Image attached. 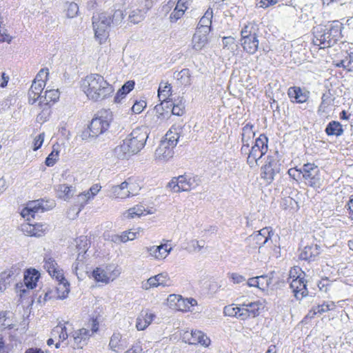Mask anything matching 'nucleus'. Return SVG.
Segmentation results:
<instances>
[{
    "mask_svg": "<svg viewBox=\"0 0 353 353\" xmlns=\"http://www.w3.org/2000/svg\"><path fill=\"white\" fill-rule=\"evenodd\" d=\"M148 138L146 128H136L123 141L122 144L114 148L115 156L118 159H124L138 153L145 146Z\"/></svg>",
    "mask_w": 353,
    "mask_h": 353,
    "instance_id": "obj_1",
    "label": "nucleus"
},
{
    "mask_svg": "<svg viewBox=\"0 0 353 353\" xmlns=\"http://www.w3.org/2000/svg\"><path fill=\"white\" fill-rule=\"evenodd\" d=\"M343 28V23L339 21H334L327 26L315 27L313 31V44L321 49L333 46L342 38Z\"/></svg>",
    "mask_w": 353,
    "mask_h": 353,
    "instance_id": "obj_2",
    "label": "nucleus"
},
{
    "mask_svg": "<svg viewBox=\"0 0 353 353\" xmlns=\"http://www.w3.org/2000/svg\"><path fill=\"white\" fill-rule=\"evenodd\" d=\"M114 92L112 86L100 74H90V99L98 101L111 95Z\"/></svg>",
    "mask_w": 353,
    "mask_h": 353,
    "instance_id": "obj_3",
    "label": "nucleus"
},
{
    "mask_svg": "<svg viewBox=\"0 0 353 353\" xmlns=\"http://www.w3.org/2000/svg\"><path fill=\"white\" fill-rule=\"evenodd\" d=\"M112 23L111 16L106 12H97L92 16V28L94 38L99 43H103L109 36Z\"/></svg>",
    "mask_w": 353,
    "mask_h": 353,
    "instance_id": "obj_4",
    "label": "nucleus"
},
{
    "mask_svg": "<svg viewBox=\"0 0 353 353\" xmlns=\"http://www.w3.org/2000/svg\"><path fill=\"white\" fill-rule=\"evenodd\" d=\"M82 239L87 241V236H81L79 239L81 243L83 241ZM77 248L79 253L76 261L72 265V271L78 279L82 281L85 279L88 275V258L86 254L88 248L86 242L83 245L77 242Z\"/></svg>",
    "mask_w": 353,
    "mask_h": 353,
    "instance_id": "obj_5",
    "label": "nucleus"
},
{
    "mask_svg": "<svg viewBox=\"0 0 353 353\" xmlns=\"http://www.w3.org/2000/svg\"><path fill=\"white\" fill-rule=\"evenodd\" d=\"M241 45L243 50L250 54H254L259 48V41L254 24L245 25L241 31Z\"/></svg>",
    "mask_w": 353,
    "mask_h": 353,
    "instance_id": "obj_6",
    "label": "nucleus"
},
{
    "mask_svg": "<svg viewBox=\"0 0 353 353\" xmlns=\"http://www.w3.org/2000/svg\"><path fill=\"white\" fill-rule=\"evenodd\" d=\"M272 230L268 228H264L259 232H254L245 239L246 247L249 252L259 250V252H263V247L270 244Z\"/></svg>",
    "mask_w": 353,
    "mask_h": 353,
    "instance_id": "obj_7",
    "label": "nucleus"
},
{
    "mask_svg": "<svg viewBox=\"0 0 353 353\" xmlns=\"http://www.w3.org/2000/svg\"><path fill=\"white\" fill-rule=\"evenodd\" d=\"M268 139L264 134H261L256 139L254 145L252 146L249 155L247 158V163L251 167L258 164V161L268 151Z\"/></svg>",
    "mask_w": 353,
    "mask_h": 353,
    "instance_id": "obj_8",
    "label": "nucleus"
},
{
    "mask_svg": "<svg viewBox=\"0 0 353 353\" xmlns=\"http://www.w3.org/2000/svg\"><path fill=\"white\" fill-rule=\"evenodd\" d=\"M48 75L49 70L48 68L41 70L39 73L37 75L36 79L32 82L28 91V100L30 103H34L39 99L40 101H42L43 96H41V94L45 87L46 81Z\"/></svg>",
    "mask_w": 353,
    "mask_h": 353,
    "instance_id": "obj_9",
    "label": "nucleus"
},
{
    "mask_svg": "<svg viewBox=\"0 0 353 353\" xmlns=\"http://www.w3.org/2000/svg\"><path fill=\"white\" fill-rule=\"evenodd\" d=\"M200 183V180L196 176H188L180 175L178 177H173L168 183V187L174 192L181 191H190L196 188Z\"/></svg>",
    "mask_w": 353,
    "mask_h": 353,
    "instance_id": "obj_10",
    "label": "nucleus"
},
{
    "mask_svg": "<svg viewBox=\"0 0 353 353\" xmlns=\"http://www.w3.org/2000/svg\"><path fill=\"white\" fill-rule=\"evenodd\" d=\"M294 272L296 274V269L291 270L290 272V278L292 281L290 287L294 293V296L298 300H301L308 294L307 289V281L301 275L295 276Z\"/></svg>",
    "mask_w": 353,
    "mask_h": 353,
    "instance_id": "obj_11",
    "label": "nucleus"
},
{
    "mask_svg": "<svg viewBox=\"0 0 353 353\" xmlns=\"http://www.w3.org/2000/svg\"><path fill=\"white\" fill-rule=\"evenodd\" d=\"M39 279V274L38 271L34 269L28 270L24 274L23 283H17L16 292L21 297L26 294V292L34 289Z\"/></svg>",
    "mask_w": 353,
    "mask_h": 353,
    "instance_id": "obj_12",
    "label": "nucleus"
},
{
    "mask_svg": "<svg viewBox=\"0 0 353 353\" xmlns=\"http://www.w3.org/2000/svg\"><path fill=\"white\" fill-rule=\"evenodd\" d=\"M105 112H99L90 122V137H97L105 132L110 125V121Z\"/></svg>",
    "mask_w": 353,
    "mask_h": 353,
    "instance_id": "obj_13",
    "label": "nucleus"
},
{
    "mask_svg": "<svg viewBox=\"0 0 353 353\" xmlns=\"http://www.w3.org/2000/svg\"><path fill=\"white\" fill-rule=\"evenodd\" d=\"M54 206V203L52 202L50 205H48V201H45L44 200H35L29 201L27 203L26 208H24L21 214L23 218L28 217V216H31L34 218V214L39 212H43L46 210H48L50 208H52Z\"/></svg>",
    "mask_w": 353,
    "mask_h": 353,
    "instance_id": "obj_14",
    "label": "nucleus"
},
{
    "mask_svg": "<svg viewBox=\"0 0 353 353\" xmlns=\"http://www.w3.org/2000/svg\"><path fill=\"white\" fill-rule=\"evenodd\" d=\"M299 172L310 185L315 187L320 185L319 169L314 163H307L304 164Z\"/></svg>",
    "mask_w": 353,
    "mask_h": 353,
    "instance_id": "obj_15",
    "label": "nucleus"
},
{
    "mask_svg": "<svg viewBox=\"0 0 353 353\" xmlns=\"http://www.w3.org/2000/svg\"><path fill=\"white\" fill-rule=\"evenodd\" d=\"M241 307V320H246L249 318H254L260 314L262 303L260 301L247 302L240 304Z\"/></svg>",
    "mask_w": 353,
    "mask_h": 353,
    "instance_id": "obj_16",
    "label": "nucleus"
},
{
    "mask_svg": "<svg viewBox=\"0 0 353 353\" xmlns=\"http://www.w3.org/2000/svg\"><path fill=\"white\" fill-rule=\"evenodd\" d=\"M154 114L152 116V121L150 122V125L152 127L161 124L170 117V112L169 110H165V103L157 105L154 107Z\"/></svg>",
    "mask_w": 353,
    "mask_h": 353,
    "instance_id": "obj_17",
    "label": "nucleus"
},
{
    "mask_svg": "<svg viewBox=\"0 0 353 353\" xmlns=\"http://www.w3.org/2000/svg\"><path fill=\"white\" fill-rule=\"evenodd\" d=\"M175 147V145H171L167 141H161L155 151L156 159L163 161H168L173 157Z\"/></svg>",
    "mask_w": 353,
    "mask_h": 353,
    "instance_id": "obj_18",
    "label": "nucleus"
},
{
    "mask_svg": "<svg viewBox=\"0 0 353 353\" xmlns=\"http://www.w3.org/2000/svg\"><path fill=\"white\" fill-rule=\"evenodd\" d=\"M288 95L291 101L303 103L309 99L310 92L298 86H292L288 88Z\"/></svg>",
    "mask_w": 353,
    "mask_h": 353,
    "instance_id": "obj_19",
    "label": "nucleus"
},
{
    "mask_svg": "<svg viewBox=\"0 0 353 353\" xmlns=\"http://www.w3.org/2000/svg\"><path fill=\"white\" fill-rule=\"evenodd\" d=\"M168 246L167 243H164L160 245L146 247L145 249L150 256L157 260H163L168 256L172 250V248H168Z\"/></svg>",
    "mask_w": 353,
    "mask_h": 353,
    "instance_id": "obj_20",
    "label": "nucleus"
},
{
    "mask_svg": "<svg viewBox=\"0 0 353 353\" xmlns=\"http://www.w3.org/2000/svg\"><path fill=\"white\" fill-rule=\"evenodd\" d=\"M134 184L124 181L119 185L113 186L111 191L115 198L125 199L130 194H136L134 192Z\"/></svg>",
    "mask_w": 353,
    "mask_h": 353,
    "instance_id": "obj_21",
    "label": "nucleus"
},
{
    "mask_svg": "<svg viewBox=\"0 0 353 353\" xmlns=\"http://www.w3.org/2000/svg\"><path fill=\"white\" fill-rule=\"evenodd\" d=\"M321 253V247L317 244L305 246L301 252L299 258L301 260L315 261Z\"/></svg>",
    "mask_w": 353,
    "mask_h": 353,
    "instance_id": "obj_22",
    "label": "nucleus"
},
{
    "mask_svg": "<svg viewBox=\"0 0 353 353\" xmlns=\"http://www.w3.org/2000/svg\"><path fill=\"white\" fill-rule=\"evenodd\" d=\"M43 268L48 271L49 274L56 279H63L62 270H59L57 263L49 255H46L43 260Z\"/></svg>",
    "mask_w": 353,
    "mask_h": 353,
    "instance_id": "obj_23",
    "label": "nucleus"
},
{
    "mask_svg": "<svg viewBox=\"0 0 353 353\" xmlns=\"http://www.w3.org/2000/svg\"><path fill=\"white\" fill-rule=\"evenodd\" d=\"M155 318V314L149 310H143L138 316L136 322V327L138 330H144L147 328Z\"/></svg>",
    "mask_w": 353,
    "mask_h": 353,
    "instance_id": "obj_24",
    "label": "nucleus"
},
{
    "mask_svg": "<svg viewBox=\"0 0 353 353\" xmlns=\"http://www.w3.org/2000/svg\"><path fill=\"white\" fill-rule=\"evenodd\" d=\"M109 346L115 352H120L127 347V341L119 332L114 333L110 340Z\"/></svg>",
    "mask_w": 353,
    "mask_h": 353,
    "instance_id": "obj_25",
    "label": "nucleus"
},
{
    "mask_svg": "<svg viewBox=\"0 0 353 353\" xmlns=\"http://www.w3.org/2000/svg\"><path fill=\"white\" fill-rule=\"evenodd\" d=\"M46 230L47 226L44 224L26 223L22 225V230L30 236H41Z\"/></svg>",
    "mask_w": 353,
    "mask_h": 353,
    "instance_id": "obj_26",
    "label": "nucleus"
},
{
    "mask_svg": "<svg viewBox=\"0 0 353 353\" xmlns=\"http://www.w3.org/2000/svg\"><path fill=\"white\" fill-rule=\"evenodd\" d=\"M209 33H205L203 30H197L192 37V48L196 50H201L208 41V35Z\"/></svg>",
    "mask_w": 353,
    "mask_h": 353,
    "instance_id": "obj_27",
    "label": "nucleus"
},
{
    "mask_svg": "<svg viewBox=\"0 0 353 353\" xmlns=\"http://www.w3.org/2000/svg\"><path fill=\"white\" fill-rule=\"evenodd\" d=\"M189 344H201L203 346H208L210 343V339L201 331L194 330L190 333V337L188 338Z\"/></svg>",
    "mask_w": 353,
    "mask_h": 353,
    "instance_id": "obj_28",
    "label": "nucleus"
},
{
    "mask_svg": "<svg viewBox=\"0 0 353 353\" xmlns=\"http://www.w3.org/2000/svg\"><path fill=\"white\" fill-rule=\"evenodd\" d=\"M176 1L177 3L176 7L170 16L171 22H176L178 19L181 18V17L184 14L185 11L188 9L187 6H183V0H170L168 2V5L172 6Z\"/></svg>",
    "mask_w": 353,
    "mask_h": 353,
    "instance_id": "obj_29",
    "label": "nucleus"
},
{
    "mask_svg": "<svg viewBox=\"0 0 353 353\" xmlns=\"http://www.w3.org/2000/svg\"><path fill=\"white\" fill-rule=\"evenodd\" d=\"M212 17V9L208 8L200 19L196 29L203 30L205 33H209L211 31Z\"/></svg>",
    "mask_w": 353,
    "mask_h": 353,
    "instance_id": "obj_30",
    "label": "nucleus"
},
{
    "mask_svg": "<svg viewBox=\"0 0 353 353\" xmlns=\"http://www.w3.org/2000/svg\"><path fill=\"white\" fill-rule=\"evenodd\" d=\"M57 193L59 198L65 201L70 199L75 193V190L72 185L67 184H60L57 188Z\"/></svg>",
    "mask_w": 353,
    "mask_h": 353,
    "instance_id": "obj_31",
    "label": "nucleus"
},
{
    "mask_svg": "<svg viewBox=\"0 0 353 353\" xmlns=\"http://www.w3.org/2000/svg\"><path fill=\"white\" fill-rule=\"evenodd\" d=\"M57 281H58V283L56 287V292L57 294L56 298L59 299H63L68 296L69 293V283L63 276V279H57Z\"/></svg>",
    "mask_w": 353,
    "mask_h": 353,
    "instance_id": "obj_32",
    "label": "nucleus"
},
{
    "mask_svg": "<svg viewBox=\"0 0 353 353\" xmlns=\"http://www.w3.org/2000/svg\"><path fill=\"white\" fill-rule=\"evenodd\" d=\"M325 131L328 136L339 137L343 134L342 125L339 121H336L330 122Z\"/></svg>",
    "mask_w": 353,
    "mask_h": 353,
    "instance_id": "obj_33",
    "label": "nucleus"
},
{
    "mask_svg": "<svg viewBox=\"0 0 353 353\" xmlns=\"http://www.w3.org/2000/svg\"><path fill=\"white\" fill-rule=\"evenodd\" d=\"M134 81H127L117 92L114 97V102L119 103L120 101L125 97L131 90L134 89Z\"/></svg>",
    "mask_w": 353,
    "mask_h": 353,
    "instance_id": "obj_34",
    "label": "nucleus"
},
{
    "mask_svg": "<svg viewBox=\"0 0 353 353\" xmlns=\"http://www.w3.org/2000/svg\"><path fill=\"white\" fill-rule=\"evenodd\" d=\"M88 331L85 328L80 329L74 332V340L77 348H83L87 345Z\"/></svg>",
    "mask_w": 353,
    "mask_h": 353,
    "instance_id": "obj_35",
    "label": "nucleus"
},
{
    "mask_svg": "<svg viewBox=\"0 0 353 353\" xmlns=\"http://www.w3.org/2000/svg\"><path fill=\"white\" fill-rule=\"evenodd\" d=\"M171 94V84L168 82H161L158 90V97L159 98V100L165 101V99H169Z\"/></svg>",
    "mask_w": 353,
    "mask_h": 353,
    "instance_id": "obj_36",
    "label": "nucleus"
},
{
    "mask_svg": "<svg viewBox=\"0 0 353 353\" xmlns=\"http://www.w3.org/2000/svg\"><path fill=\"white\" fill-rule=\"evenodd\" d=\"M92 276L97 282H101L105 284L110 282V276H108V272L101 268H97L93 270Z\"/></svg>",
    "mask_w": 353,
    "mask_h": 353,
    "instance_id": "obj_37",
    "label": "nucleus"
},
{
    "mask_svg": "<svg viewBox=\"0 0 353 353\" xmlns=\"http://www.w3.org/2000/svg\"><path fill=\"white\" fill-rule=\"evenodd\" d=\"M223 312L225 316L236 317L241 319V307L239 305H229L224 307Z\"/></svg>",
    "mask_w": 353,
    "mask_h": 353,
    "instance_id": "obj_38",
    "label": "nucleus"
},
{
    "mask_svg": "<svg viewBox=\"0 0 353 353\" xmlns=\"http://www.w3.org/2000/svg\"><path fill=\"white\" fill-rule=\"evenodd\" d=\"M254 125L251 123H247L242 128V134H241V142L242 143H249L251 139L254 138L255 133L253 131Z\"/></svg>",
    "mask_w": 353,
    "mask_h": 353,
    "instance_id": "obj_39",
    "label": "nucleus"
},
{
    "mask_svg": "<svg viewBox=\"0 0 353 353\" xmlns=\"http://www.w3.org/2000/svg\"><path fill=\"white\" fill-rule=\"evenodd\" d=\"M179 139V134L178 129L176 128L172 127L165 134V139L163 141H167L168 143H170L171 145L176 146L178 143Z\"/></svg>",
    "mask_w": 353,
    "mask_h": 353,
    "instance_id": "obj_40",
    "label": "nucleus"
},
{
    "mask_svg": "<svg viewBox=\"0 0 353 353\" xmlns=\"http://www.w3.org/2000/svg\"><path fill=\"white\" fill-rule=\"evenodd\" d=\"M174 77L180 81L181 83L184 85L190 84V71L189 69H183L177 73H174Z\"/></svg>",
    "mask_w": 353,
    "mask_h": 353,
    "instance_id": "obj_41",
    "label": "nucleus"
},
{
    "mask_svg": "<svg viewBox=\"0 0 353 353\" xmlns=\"http://www.w3.org/2000/svg\"><path fill=\"white\" fill-rule=\"evenodd\" d=\"M60 93L58 90H49L45 92L43 100L40 101V103H45L48 104L50 102H55L59 99Z\"/></svg>",
    "mask_w": 353,
    "mask_h": 353,
    "instance_id": "obj_42",
    "label": "nucleus"
},
{
    "mask_svg": "<svg viewBox=\"0 0 353 353\" xmlns=\"http://www.w3.org/2000/svg\"><path fill=\"white\" fill-rule=\"evenodd\" d=\"M279 172H274V168H272L265 164L262 167L261 177L264 179L268 183H270L274 180L275 174Z\"/></svg>",
    "mask_w": 353,
    "mask_h": 353,
    "instance_id": "obj_43",
    "label": "nucleus"
},
{
    "mask_svg": "<svg viewBox=\"0 0 353 353\" xmlns=\"http://www.w3.org/2000/svg\"><path fill=\"white\" fill-rule=\"evenodd\" d=\"M145 211V208L141 205H137L133 208H130L124 215L127 218H134V216H141Z\"/></svg>",
    "mask_w": 353,
    "mask_h": 353,
    "instance_id": "obj_44",
    "label": "nucleus"
},
{
    "mask_svg": "<svg viewBox=\"0 0 353 353\" xmlns=\"http://www.w3.org/2000/svg\"><path fill=\"white\" fill-rule=\"evenodd\" d=\"M65 12L68 18H74L79 12V6L74 2H67L65 5Z\"/></svg>",
    "mask_w": 353,
    "mask_h": 353,
    "instance_id": "obj_45",
    "label": "nucleus"
},
{
    "mask_svg": "<svg viewBox=\"0 0 353 353\" xmlns=\"http://www.w3.org/2000/svg\"><path fill=\"white\" fill-rule=\"evenodd\" d=\"M259 289L265 291L268 290L272 283V279L268 275H261L259 276Z\"/></svg>",
    "mask_w": 353,
    "mask_h": 353,
    "instance_id": "obj_46",
    "label": "nucleus"
},
{
    "mask_svg": "<svg viewBox=\"0 0 353 353\" xmlns=\"http://www.w3.org/2000/svg\"><path fill=\"white\" fill-rule=\"evenodd\" d=\"M129 18L131 22L138 23L145 18V12L139 9L134 10L130 13Z\"/></svg>",
    "mask_w": 353,
    "mask_h": 353,
    "instance_id": "obj_47",
    "label": "nucleus"
},
{
    "mask_svg": "<svg viewBox=\"0 0 353 353\" xmlns=\"http://www.w3.org/2000/svg\"><path fill=\"white\" fill-rule=\"evenodd\" d=\"M18 270L14 268L5 270L1 273V280L3 281L5 284L9 283L12 277H14L17 273Z\"/></svg>",
    "mask_w": 353,
    "mask_h": 353,
    "instance_id": "obj_48",
    "label": "nucleus"
},
{
    "mask_svg": "<svg viewBox=\"0 0 353 353\" xmlns=\"http://www.w3.org/2000/svg\"><path fill=\"white\" fill-rule=\"evenodd\" d=\"M334 307L335 305L333 302L323 303L321 305L316 306L315 310H317L319 314H321L324 312L333 310Z\"/></svg>",
    "mask_w": 353,
    "mask_h": 353,
    "instance_id": "obj_49",
    "label": "nucleus"
},
{
    "mask_svg": "<svg viewBox=\"0 0 353 353\" xmlns=\"http://www.w3.org/2000/svg\"><path fill=\"white\" fill-rule=\"evenodd\" d=\"M265 165L274 168V172H280V163L276 157L272 156H268L265 161Z\"/></svg>",
    "mask_w": 353,
    "mask_h": 353,
    "instance_id": "obj_50",
    "label": "nucleus"
},
{
    "mask_svg": "<svg viewBox=\"0 0 353 353\" xmlns=\"http://www.w3.org/2000/svg\"><path fill=\"white\" fill-rule=\"evenodd\" d=\"M156 280L157 279H156L154 276H151L147 281H143L141 283V288L145 290H148L150 288H157V287L159 286L157 284V282Z\"/></svg>",
    "mask_w": 353,
    "mask_h": 353,
    "instance_id": "obj_51",
    "label": "nucleus"
},
{
    "mask_svg": "<svg viewBox=\"0 0 353 353\" xmlns=\"http://www.w3.org/2000/svg\"><path fill=\"white\" fill-rule=\"evenodd\" d=\"M105 271L108 272V276H110V281H114L121 274V269L119 268L114 267L112 269V265L107 266Z\"/></svg>",
    "mask_w": 353,
    "mask_h": 353,
    "instance_id": "obj_52",
    "label": "nucleus"
},
{
    "mask_svg": "<svg viewBox=\"0 0 353 353\" xmlns=\"http://www.w3.org/2000/svg\"><path fill=\"white\" fill-rule=\"evenodd\" d=\"M59 156V152L55 150L54 148L52 152L48 156L46 159V164L47 166H52L57 161V157Z\"/></svg>",
    "mask_w": 353,
    "mask_h": 353,
    "instance_id": "obj_53",
    "label": "nucleus"
},
{
    "mask_svg": "<svg viewBox=\"0 0 353 353\" xmlns=\"http://www.w3.org/2000/svg\"><path fill=\"white\" fill-rule=\"evenodd\" d=\"M156 278V281L157 282V284L159 286H168V281H169V277L167 273H161L157 275L154 276Z\"/></svg>",
    "mask_w": 353,
    "mask_h": 353,
    "instance_id": "obj_54",
    "label": "nucleus"
},
{
    "mask_svg": "<svg viewBox=\"0 0 353 353\" xmlns=\"http://www.w3.org/2000/svg\"><path fill=\"white\" fill-rule=\"evenodd\" d=\"M44 138H45V133L42 132L34 139L33 150L36 151L41 147V145H43V141H44Z\"/></svg>",
    "mask_w": 353,
    "mask_h": 353,
    "instance_id": "obj_55",
    "label": "nucleus"
},
{
    "mask_svg": "<svg viewBox=\"0 0 353 353\" xmlns=\"http://www.w3.org/2000/svg\"><path fill=\"white\" fill-rule=\"evenodd\" d=\"M181 295L178 294H170L168 297V302L170 304L171 307L176 308L178 303H179V300H181Z\"/></svg>",
    "mask_w": 353,
    "mask_h": 353,
    "instance_id": "obj_56",
    "label": "nucleus"
},
{
    "mask_svg": "<svg viewBox=\"0 0 353 353\" xmlns=\"http://www.w3.org/2000/svg\"><path fill=\"white\" fill-rule=\"evenodd\" d=\"M178 310L186 312L190 310V305H188V299H183L181 296V300H179V303L176 308Z\"/></svg>",
    "mask_w": 353,
    "mask_h": 353,
    "instance_id": "obj_57",
    "label": "nucleus"
},
{
    "mask_svg": "<svg viewBox=\"0 0 353 353\" xmlns=\"http://www.w3.org/2000/svg\"><path fill=\"white\" fill-rule=\"evenodd\" d=\"M146 106L144 101L136 102L132 107V111L135 114L141 113Z\"/></svg>",
    "mask_w": 353,
    "mask_h": 353,
    "instance_id": "obj_58",
    "label": "nucleus"
},
{
    "mask_svg": "<svg viewBox=\"0 0 353 353\" xmlns=\"http://www.w3.org/2000/svg\"><path fill=\"white\" fill-rule=\"evenodd\" d=\"M185 106L183 103L174 104L172 107V114L181 116L184 113Z\"/></svg>",
    "mask_w": 353,
    "mask_h": 353,
    "instance_id": "obj_59",
    "label": "nucleus"
},
{
    "mask_svg": "<svg viewBox=\"0 0 353 353\" xmlns=\"http://www.w3.org/2000/svg\"><path fill=\"white\" fill-rule=\"evenodd\" d=\"M235 42V39L233 37H224L223 38V48L232 49Z\"/></svg>",
    "mask_w": 353,
    "mask_h": 353,
    "instance_id": "obj_60",
    "label": "nucleus"
},
{
    "mask_svg": "<svg viewBox=\"0 0 353 353\" xmlns=\"http://www.w3.org/2000/svg\"><path fill=\"white\" fill-rule=\"evenodd\" d=\"M111 17L112 23H117L123 19V12L121 10H117Z\"/></svg>",
    "mask_w": 353,
    "mask_h": 353,
    "instance_id": "obj_61",
    "label": "nucleus"
},
{
    "mask_svg": "<svg viewBox=\"0 0 353 353\" xmlns=\"http://www.w3.org/2000/svg\"><path fill=\"white\" fill-rule=\"evenodd\" d=\"M190 244L192 247L194 248V251L200 252L204 247V241H197V240H192L190 242Z\"/></svg>",
    "mask_w": 353,
    "mask_h": 353,
    "instance_id": "obj_62",
    "label": "nucleus"
},
{
    "mask_svg": "<svg viewBox=\"0 0 353 353\" xmlns=\"http://www.w3.org/2000/svg\"><path fill=\"white\" fill-rule=\"evenodd\" d=\"M125 353H144L140 342L136 343L132 347Z\"/></svg>",
    "mask_w": 353,
    "mask_h": 353,
    "instance_id": "obj_63",
    "label": "nucleus"
},
{
    "mask_svg": "<svg viewBox=\"0 0 353 353\" xmlns=\"http://www.w3.org/2000/svg\"><path fill=\"white\" fill-rule=\"evenodd\" d=\"M230 279L234 283H241L246 280V279L237 273H232L230 275Z\"/></svg>",
    "mask_w": 353,
    "mask_h": 353,
    "instance_id": "obj_64",
    "label": "nucleus"
}]
</instances>
